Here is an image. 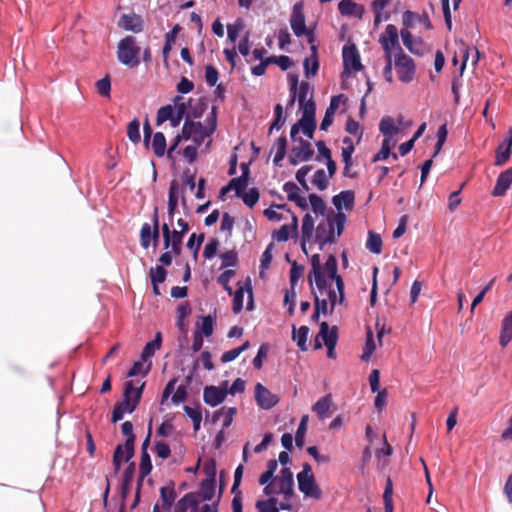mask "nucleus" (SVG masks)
Returning a JSON list of instances; mask_svg holds the SVG:
<instances>
[{
    "mask_svg": "<svg viewBox=\"0 0 512 512\" xmlns=\"http://www.w3.org/2000/svg\"><path fill=\"white\" fill-rule=\"evenodd\" d=\"M403 28L410 30L416 24H423L426 29H431L432 24L427 13L418 14L416 12L407 10L402 15Z\"/></svg>",
    "mask_w": 512,
    "mask_h": 512,
    "instance_id": "6ab92c4d",
    "label": "nucleus"
},
{
    "mask_svg": "<svg viewBox=\"0 0 512 512\" xmlns=\"http://www.w3.org/2000/svg\"><path fill=\"white\" fill-rule=\"evenodd\" d=\"M117 25L125 31L138 34L144 29V20L142 16L136 13L122 14Z\"/></svg>",
    "mask_w": 512,
    "mask_h": 512,
    "instance_id": "2eb2a0df",
    "label": "nucleus"
},
{
    "mask_svg": "<svg viewBox=\"0 0 512 512\" xmlns=\"http://www.w3.org/2000/svg\"><path fill=\"white\" fill-rule=\"evenodd\" d=\"M511 185L512 168H509L499 174L496 184L493 188L492 195L496 197L504 196Z\"/></svg>",
    "mask_w": 512,
    "mask_h": 512,
    "instance_id": "cd10ccee",
    "label": "nucleus"
},
{
    "mask_svg": "<svg viewBox=\"0 0 512 512\" xmlns=\"http://www.w3.org/2000/svg\"><path fill=\"white\" fill-rule=\"evenodd\" d=\"M242 174L239 177L230 180L229 184L237 196H241L245 192L248 185V167L242 165Z\"/></svg>",
    "mask_w": 512,
    "mask_h": 512,
    "instance_id": "e433bc0d",
    "label": "nucleus"
},
{
    "mask_svg": "<svg viewBox=\"0 0 512 512\" xmlns=\"http://www.w3.org/2000/svg\"><path fill=\"white\" fill-rule=\"evenodd\" d=\"M290 26L295 36L301 37L306 35L310 44L314 42V34L311 30L307 29L305 24V15L302 3L294 4L290 18Z\"/></svg>",
    "mask_w": 512,
    "mask_h": 512,
    "instance_id": "9d476101",
    "label": "nucleus"
},
{
    "mask_svg": "<svg viewBox=\"0 0 512 512\" xmlns=\"http://www.w3.org/2000/svg\"><path fill=\"white\" fill-rule=\"evenodd\" d=\"M511 148L503 143L499 144L495 151V165L502 166L510 158Z\"/></svg>",
    "mask_w": 512,
    "mask_h": 512,
    "instance_id": "5fc2aeb1",
    "label": "nucleus"
},
{
    "mask_svg": "<svg viewBox=\"0 0 512 512\" xmlns=\"http://www.w3.org/2000/svg\"><path fill=\"white\" fill-rule=\"evenodd\" d=\"M354 201L355 194L352 190L341 191L332 198V203L338 212H341L342 209L352 210Z\"/></svg>",
    "mask_w": 512,
    "mask_h": 512,
    "instance_id": "c85d7f7f",
    "label": "nucleus"
},
{
    "mask_svg": "<svg viewBox=\"0 0 512 512\" xmlns=\"http://www.w3.org/2000/svg\"><path fill=\"white\" fill-rule=\"evenodd\" d=\"M379 131L384 136L392 137L395 135L398 132V129L395 126L394 119L389 116L383 117L379 123Z\"/></svg>",
    "mask_w": 512,
    "mask_h": 512,
    "instance_id": "8fccbe9b",
    "label": "nucleus"
},
{
    "mask_svg": "<svg viewBox=\"0 0 512 512\" xmlns=\"http://www.w3.org/2000/svg\"><path fill=\"white\" fill-rule=\"evenodd\" d=\"M174 113H175V108H172L171 104L162 106L161 108H159V110L157 112L156 124L160 125V124L168 121L170 118H172Z\"/></svg>",
    "mask_w": 512,
    "mask_h": 512,
    "instance_id": "69168bd1",
    "label": "nucleus"
},
{
    "mask_svg": "<svg viewBox=\"0 0 512 512\" xmlns=\"http://www.w3.org/2000/svg\"><path fill=\"white\" fill-rule=\"evenodd\" d=\"M320 340L323 341L325 346H329L330 342L333 343V345H337V340H338L337 328L335 326H333L330 329L327 322H322L320 324V331L315 338V349L322 348V343L320 342Z\"/></svg>",
    "mask_w": 512,
    "mask_h": 512,
    "instance_id": "a211bd4d",
    "label": "nucleus"
},
{
    "mask_svg": "<svg viewBox=\"0 0 512 512\" xmlns=\"http://www.w3.org/2000/svg\"><path fill=\"white\" fill-rule=\"evenodd\" d=\"M235 414V407H222L214 413L213 418L214 421L222 418L223 427L228 428L232 424Z\"/></svg>",
    "mask_w": 512,
    "mask_h": 512,
    "instance_id": "a19ab883",
    "label": "nucleus"
},
{
    "mask_svg": "<svg viewBox=\"0 0 512 512\" xmlns=\"http://www.w3.org/2000/svg\"><path fill=\"white\" fill-rule=\"evenodd\" d=\"M160 497L162 500L163 509L165 511L169 512L176 497H177L174 486L171 484V485L162 487L160 489Z\"/></svg>",
    "mask_w": 512,
    "mask_h": 512,
    "instance_id": "4c0bfd02",
    "label": "nucleus"
},
{
    "mask_svg": "<svg viewBox=\"0 0 512 512\" xmlns=\"http://www.w3.org/2000/svg\"><path fill=\"white\" fill-rule=\"evenodd\" d=\"M512 341V311L508 313L501 324L499 344L506 347Z\"/></svg>",
    "mask_w": 512,
    "mask_h": 512,
    "instance_id": "c9c22d12",
    "label": "nucleus"
},
{
    "mask_svg": "<svg viewBox=\"0 0 512 512\" xmlns=\"http://www.w3.org/2000/svg\"><path fill=\"white\" fill-rule=\"evenodd\" d=\"M390 4V0H373L371 3L372 11L374 12V26L377 27L383 21L390 19V13L384 10Z\"/></svg>",
    "mask_w": 512,
    "mask_h": 512,
    "instance_id": "473e14b6",
    "label": "nucleus"
},
{
    "mask_svg": "<svg viewBox=\"0 0 512 512\" xmlns=\"http://www.w3.org/2000/svg\"><path fill=\"white\" fill-rule=\"evenodd\" d=\"M198 512L199 511V495L196 492L185 494L174 508V512Z\"/></svg>",
    "mask_w": 512,
    "mask_h": 512,
    "instance_id": "412c9836",
    "label": "nucleus"
},
{
    "mask_svg": "<svg viewBox=\"0 0 512 512\" xmlns=\"http://www.w3.org/2000/svg\"><path fill=\"white\" fill-rule=\"evenodd\" d=\"M333 398L330 393L319 398L312 406V411L316 413L319 420L327 419L331 414Z\"/></svg>",
    "mask_w": 512,
    "mask_h": 512,
    "instance_id": "5701e85b",
    "label": "nucleus"
},
{
    "mask_svg": "<svg viewBox=\"0 0 512 512\" xmlns=\"http://www.w3.org/2000/svg\"><path fill=\"white\" fill-rule=\"evenodd\" d=\"M291 214L293 213L290 211V209L287 208L285 204L272 205L264 210L265 217L272 222L287 220L289 217L291 218Z\"/></svg>",
    "mask_w": 512,
    "mask_h": 512,
    "instance_id": "2f4dec72",
    "label": "nucleus"
},
{
    "mask_svg": "<svg viewBox=\"0 0 512 512\" xmlns=\"http://www.w3.org/2000/svg\"><path fill=\"white\" fill-rule=\"evenodd\" d=\"M393 62L401 82L409 83L414 79L416 67L410 56L406 55L404 52L396 53Z\"/></svg>",
    "mask_w": 512,
    "mask_h": 512,
    "instance_id": "1a4fd4ad",
    "label": "nucleus"
},
{
    "mask_svg": "<svg viewBox=\"0 0 512 512\" xmlns=\"http://www.w3.org/2000/svg\"><path fill=\"white\" fill-rule=\"evenodd\" d=\"M278 462L274 459H271L267 463V469L264 473L261 474L259 478V483L261 485L267 484L272 478H274V473L277 470Z\"/></svg>",
    "mask_w": 512,
    "mask_h": 512,
    "instance_id": "680f3d73",
    "label": "nucleus"
},
{
    "mask_svg": "<svg viewBox=\"0 0 512 512\" xmlns=\"http://www.w3.org/2000/svg\"><path fill=\"white\" fill-rule=\"evenodd\" d=\"M234 274L235 273L233 270H225L219 275L217 279L218 283L223 286V288L228 292L229 295H232L233 293V290L229 283L233 278Z\"/></svg>",
    "mask_w": 512,
    "mask_h": 512,
    "instance_id": "774afa93",
    "label": "nucleus"
},
{
    "mask_svg": "<svg viewBox=\"0 0 512 512\" xmlns=\"http://www.w3.org/2000/svg\"><path fill=\"white\" fill-rule=\"evenodd\" d=\"M286 147H287V139L285 136H280L276 142L274 143L273 149H275V155L273 158V163L275 165H280V162L284 159L286 155Z\"/></svg>",
    "mask_w": 512,
    "mask_h": 512,
    "instance_id": "49530a36",
    "label": "nucleus"
},
{
    "mask_svg": "<svg viewBox=\"0 0 512 512\" xmlns=\"http://www.w3.org/2000/svg\"><path fill=\"white\" fill-rule=\"evenodd\" d=\"M256 507L259 512H279V510H282L277 497H270L266 501H258Z\"/></svg>",
    "mask_w": 512,
    "mask_h": 512,
    "instance_id": "603ef678",
    "label": "nucleus"
},
{
    "mask_svg": "<svg viewBox=\"0 0 512 512\" xmlns=\"http://www.w3.org/2000/svg\"><path fill=\"white\" fill-rule=\"evenodd\" d=\"M245 292L248 294L246 309L252 310L254 307L252 286H251L250 279H247L243 285H240L239 288L234 293H232L233 294L232 310L235 314H239L243 310V302H244Z\"/></svg>",
    "mask_w": 512,
    "mask_h": 512,
    "instance_id": "f8f14e48",
    "label": "nucleus"
},
{
    "mask_svg": "<svg viewBox=\"0 0 512 512\" xmlns=\"http://www.w3.org/2000/svg\"><path fill=\"white\" fill-rule=\"evenodd\" d=\"M216 126L217 115L216 107L214 106L212 107L210 114L206 117L205 124L186 119L182 127V134L177 135L174 138V143L167 150L168 158L173 159V153L177 149L182 139H191L197 146H200L205 142L206 139H208L207 145H210V137L216 130Z\"/></svg>",
    "mask_w": 512,
    "mask_h": 512,
    "instance_id": "7ed1b4c3",
    "label": "nucleus"
},
{
    "mask_svg": "<svg viewBox=\"0 0 512 512\" xmlns=\"http://www.w3.org/2000/svg\"><path fill=\"white\" fill-rule=\"evenodd\" d=\"M309 421L308 415H303L295 433V444L297 447L302 448L305 444V435L307 431V424Z\"/></svg>",
    "mask_w": 512,
    "mask_h": 512,
    "instance_id": "de8ad7c7",
    "label": "nucleus"
},
{
    "mask_svg": "<svg viewBox=\"0 0 512 512\" xmlns=\"http://www.w3.org/2000/svg\"><path fill=\"white\" fill-rule=\"evenodd\" d=\"M309 205L316 215H324L326 206L323 199L317 194L309 195Z\"/></svg>",
    "mask_w": 512,
    "mask_h": 512,
    "instance_id": "e2e57ef3",
    "label": "nucleus"
},
{
    "mask_svg": "<svg viewBox=\"0 0 512 512\" xmlns=\"http://www.w3.org/2000/svg\"><path fill=\"white\" fill-rule=\"evenodd\" d=\"M342 57L345 73L349 74L351 71L357 72L363 69L359 52L354 44L343 46Z\"/></svg>",
    "mask_w": 512,
    "mask_h": 512,
    "instance_id": "ddd939ff",
    "label": "nucleus"
},
{
    "mask_svg": "<svg viewBox=\"0 0 512 512\" xmlns=\"http://www.w3.org/2000/svg\"><path fill=\"white\" fill-rule=\"evenodd\" d=\"M185 414L192 420L193 428L195 431H198L201 426L202 414L199 408H193L190 406L184 407Z\"/></svg>",
    "mask_w": 512,
    "mask_h": 512,
    "instance_id": "bf43d9fd",
    "label": "nucleus"
},
{
    "mask_svg": "<svg viewBox=\"0 0 512 512\" xmlns=\"http://www.w3.org/2000/svg\"><path fill=\"white\" fill-rule=\"evenodd\" d=\"M163 235V245L166 250H171L174 255H180L184 234L178 230H171L169 224L164 223L161 227Z\"/></svg>",
    "mask_w": 512,
    "mask_h": 512,
    "instance_id": "9b49d317",
    "label": "nucleus"
},
{
    "mask_svg": "<svg viewBox=\"0 0 512 512\" xmlns=\"http://www.w3.org/2000/svg\"><path fill=\"white\" fill-rule=\"evenodd\" d=\"M342 142L344 145L341 151L342 161L344 163L343 175L347 177H353L354 175L350 174V168L353 165L352 154L355 149L353 141L349 137H344Z\"/></svg>",
    "mask_w": 512,
    "mask_h": 512,
    "instance_id": "a878e982",
    "label": "nucleus"
},
{
    "mask_svg": "<svg viewBox=\"0 0 512 512\" xmlns=\"http://www.w3.org/2000/svg\"><path fill=\"white\" fill-rule=\"evenodd\" d=\"M346 223V216L342 212L334 213L331 211L327 217L319 222L315 229L313 217L307 213L302 219L301 226V249L308 255L307 244L311 243L315 230V242L322 250L325 245L335 243L337 238L342 234Z\"/></svg>",
    "mask_w": 512,
    "mask_h": 512,
    "instance_id": "f03ea898",
    "label": "nucleus"
},
{
    "mask_svg": "<svg viewBox=\"0 0 512 512\" xmlns=\"http://www.w3.org/2000/svg\"><path fill=\"white\" fill-rule=\"evenodd\" d=\"M121 432L126 436V441L124 443V448L127 452L126 458H132L134 455V442L135 436L133 434V424L130 421H125L121 425Z\"/></svg>",
    "mask_w": 512,
    "mask_h": 512,
    "instance_id": "f704fd0d",
    "label": "nucleus"
},
{
    "mask_svg": "<svg viewBox=\"0 0 512 512\" xmlns=\"http://www.w3.org/2000/svg\"><path fill=\"white\" fill-rule=\"evenodd\" d=\"M314 154V150L308 141L299 140V144L291 149L289 162L296 165L302 161H308Z\"/></svg>",
    "mask_w": 512,
    "mask_h": 512,
    "instance_id": "f3484780",
    "label": "nucleus"
},
{
    "mask_svg": "<svg viewBox=\"0 0 512 512\" xmlns=\"http://www.w3.org/2000/svg\"><path fill=\"white\" fill-rule=\"evenodd\" d=\"M310 264L309 282L312 285L313 279L319 292L314 294L315 309L323 315L332 313L337 304L344 302V281L338 274L337 259L331 254L322 264L320 255L314 254Z\"/></svg>",
    "mask_w": 512,
    "mask_h": 512,
    "instance_id": "f257e3e1",
    "label": "nucleus"
},
{
    "mask_svg": "<svg viewBox=\"0 0 512 512\" xmlns=\"http://www.w3.org/2000/svg\"><path fill=\"white\" fill-rule=\"evenodd\" d=\"M145 362L146 361H143L142 358L140 360L135 361L128 372V376L135 377L140 374L145 376L149 372L151 366V363L145 366Z\"/></svg>",
    "mask_w": 512,
    "mask_h": 512,
    "instance_id": "052dcab7",
    "label": "nucleus"
},
{
    "mask_svg": "<svg viewBox=\"0 0 512 512\" xmlns=\"http://www.w3.org/2000/svg\"><path fill=\"white\" fill-rule=\"evenodd\" d=\"M366 248L373 254H380L382 252V239L381 236L374 232L368 233Z\"/></svg>",
    "mask_w": 512,
    "mask_h": 512,
    "instance_id": "3c124183",
    "label": "nucleus"
},
{
    "mask_svg": "<svg viewBox=\"0 0 512 512\" xmlns=\"http://www.w3.org/2000/svg\"><path fill=\"white\" fill-rule=\"evenodd\" d=\"M178 206V184L172 181L168 192V217L173 220L176 208Z\"/></svg>",
    "mask_w": 512,
    "mask_h": 512,
    "instance_id": "58836bf2",
    "label": "nucleus"
},
{
    "mask_svg": "<svg viewBox=\"0 0 512 512\" xmlns=\"http://www.w3.org/2000/svg\"><path fill=\"white\" fill-rule=\"evenodd\" d=\"M310 50L311 55L303 61L304 73L307 78L315 76L319 69L317 46L314 42L310 44Z\"/></svg>",
    "mask_w": 512,
    "mask_h": 512,
    "instance_id": "7c9ffc66",
    "label": "nucleus"
},
{
    "mask_svg": "<svg viewBox=\"0 0 512 512\" xmlns=\"http://www.w3.org/2000/svg\"><path fill=\"white\" fill-rule=\"evenodd\" d=\"M298 488L306 496L313 499H320L322 491L316 484L310 464L304 463L302 471L297 474Z\"/></svg>",
    "mask_w": 512,
    "mask_h": 512,
    "instance_id": "0eeeda50",
    "label": "nucleus"
},
{
    "mask_svg": "<svg viewBox=\"0 0 512 512\" xmlns=\"http://www.w3.org/2000/svg\"><path fill=\"white\" fill-rule=\"evenodd\" d=\"M309 334V328L307 326H301L298 330L293 325V340L297 342V346L302 351H307V338Z\"/></svg>",
    "mask_w": 512,
    "mask_h": 512,
    "instance_id": "a18cd8bd",
    "label": "nucleus"
},
{
    "mask_svg": "<svg viewBox=\"0 0 512 512\" xmlns=\"http://www.w3.org/2000/svg\"><path fill=\"white\" fill-rule=\"evenodd\" d=\"M338 10L342 16L355 17L357 19H362L365 12L363 5L352 0H341L338 3Z\"/></svg>",
    "mask_w": 512,
    "mask_h": 512,
    "instance_id": "4be33fe9",
    "label": "nucleus"
},
{
    "mask_svg": "<svg viewBox=\"0 0 512 512\" xmlns=\"http://www.w3.org/2000/svg\"><path fill=\"white\" fill-rule=\"evenodd\" d=\"M96 89L100 96L110 98L111 81L108 75L96 82Z\"/></svg>",
    "mask_w": 512,
    "mask_h": 512,
    "instance_id": "0e129e2a",
    "label": "nucleus"
},
{
    "mask_svg": "<svg viewBox=\"0 0 512 512\" xmlns=\"http://www.w3.org/2000/svg\"><path fill=\"white\" fill-rule=\"evenodd\" d=\"M227 396V391L216 386L204 388L203 399L207 405L215 407L221 404Z\"/></svg>",
    "mask_w": 512,
    "mask_h": 512,
    "instance_id": "393cba45",
    "label": "nucleus"
},
{
    "mask_svg": "<svg viewBox=\"0 0 512 512\" xmlns=\"http://www.w3.org/2000/svg\"><path fill=\"white\" fill-rule=\"evenodd\" d=\"M151 225L149 223H144L140 230V244L142 248L148 249L151 245Z\"/></svg>",
    "mask_w": 512,
    "mask_h": 512,
    "instance_id": "338daca9",
    "label": "nucleus"
},
{
    "mask_svg": "<svg viewBox=\"0 0 512 512\" xmlns=\"http://www.w3.org/2000/svg\"><path fill=\"white\" fill-rule=\"evenodd\" d=\"M144 386L145 383L138 380L127 381L124 386V398L116 406H118L125 414L134 412L141 400Z\"/></svg>",
    "mask_w": 512,
    "mask_h": 512,
    "instance_id": "423d86ee",
    "label": "nucleus"
},
{
    "mask_svg": "<svg viewBox=\"0 0 512 512\" xmlns=\"http://www.w3.org/2000/svg\"><path fill=\"white\" fill-rule=\"evenodd\" d=\"M140 53L141 47L134 36H125L117 44V59L128 68L133 69L140 65Z\"/></svg>",
    "mask_w": 512,
    "mask_h": 512,
    "instance_id": "39448f33",
    "label": "nucleus"
},
{
    "mask_svg": "<svg viewBox=\"0 0 512 512\" xmlns=\"http://www.w3.org/2000/svg\"><path fill=\"white\" fill-rule=\"evenodd\" d=\"M376 350V344L373 336V332L368 329L366 333V341L364 345L363 354L361 355V359L363 361L370 360L371 356L373 355L374 351Z\"/></svg>",
    "mask_w": 512,
    "mask_h": 512,
    "instance_id": "864d4df0",
    "label": "nucleus"
},
{
    "mask_svg": "<svg viewBox=\"0 0 512 512\" xmlns=\"http://www.w3.org/2000/svg\"><path fill=\"white\" fill-rule=\"evenodd\" d=\"M329 176L326 175L323 169L315 171L312 177V184L317 187L318 190L323 191L328 187Z\"/></svg>",
    "mask_w": 512,
    "mask_h": 512,
    "instance_id": "13d9d810",
    "label": "nucleus"
},
{
    "mask_svg": "<svg viewBox=\"0 0 512 512\" xmlns=\"http://www.w3.org/2000/svg\"><path fill=\"white\" fill-rule=\"evenodd\" d=\"M152 150L157 157H163L166 153V138L162 132H156L153 135Z\"/></svg>",
    "mask_w": 512,
    "mask_h": 512,
    "instance_id": "c03bdc74",
    "label": "nucleus"
},
{
    "mask_svg": "<svg viewBox=\"0 0 512 512\" xmlns=\"http://www.w3.org/2000/svg\"><path fill=\"white\" fill-rule=\"evenodd\" d=\"M151 470H152V463H151V459H150V455H149L148 451H141L138 488L140 487L141 482L144 480V478L150 474ZM138 493H139V489L137 490V494Z\"/></svg>",
    "mask_w": 512,
    "mask_h": 512,
    "instance_id": "ea45409f",
    "label": "nucleus"
},
{
    "mask_svg": "<svg viewBox=\"0 0 512 512\" xmlns=\"http://www.w3.org/2000/svg\"><path fill=\"white\" fill-rule=\"evenodd\" d=\"M403 45L413 54L421 55L423 52V41L414 37L410 30L402 28L400 31Z\"/></svg>",
    "mask_w": 512,
    "mask_h": 512,
    "instance_id": "b1692460",
    "label": "nucleus"
},
{
    "mask_svg": "<svg viewBox=\"0 0 512 512\" xmlns=\"http://www.w3.org/2000/svg\"><path fill=\"white\" fill-rule=\"evenodd\" d=\"M264 493L269 498L282 496V499H278L280 508L290 510L292 508L291 499L294 495V478L291 470L287 467L282 468L279 475L265 484Z\"/></svg>",
    "mask_w": 512,
    "mask_h": 512,
    "instance_id": "20e7f679",
    "label": "nucleus"
},
{
    "mask_svg": "<svg viewBox=\"0 0 512 512\" xmlns=\"http://www.w3.org/2000/svg\"><path fill=\"white\" fill-rule=\"evenodd\" d=\"M127 452L124 448V445H118L114 451L113 455V466L115 472H118L121 468L123 462L129 461L131 458H126Z\"/></svg>",
    "mask_w": 512,
    "mask_h": 512,
    "instance_id": "4d7b16f0",
    "label": "nucleus"
},
{
    "mask_svg": "<svg viewBox=\"0 0 512 512\" xmlns=\"http://www.w3.org/2000/svg\"><path fill=\"white\" fill-rule=\"evenodd\" d=\"M149 276L151 280V284L153 286V293L155 295H160L159 285L162 284L167 276V271L162 265H157L156 267L150 268Z\"/></svg>",
    "mask_w": 512,
    "mask_h": 512,
    "instance_id": "72a5a7b5",
    "label": "nucleus"
},
{
    "mask_svg": "<svg viewBox=\"0 0 512 512\" xmlns=\"http://www.w3.org/2000/svg\"><path fill=\"white\" fill-rule=\"evenodd\" d=\"M379 43L384 51L385 58H392L393 51L403 52L399 43V32L395 25L388 24L384 33L379 37Z\"/></svg>",
    "mask_w": 512,
    "mask_h": 512,
    "instance_id": "6e6552de",
    "label": "nucleus"
},
{
    "mask_svg": "<svg viewBox=\"0 0 512 512\" xmlns=\"http://www.w3.org/2000/svg\"><path fill=\"white\" fill-rule=\"evenodd\" d=\"M298 218L291 214V223L282 225L278 230L273 232V239L277 242H286L292 233H297Z\"/></svg>",
    "mask_w": 512,
    "mask_h": 512,
    "instance_id": "c756f323",
    "label": "nucleus"
},
{
    "mask_svg": "<svg viewBox=\"0 0 512 512\" xmlns=\"http://www.w3.org/2000/svg\"><path fill=\"white\" fill-rule=\"evenodd\" d=\"M161 333L157 332L155 338L152 341H149L143 348L141 353V358L143 361H147L151 358L157 349L161 346Z\"/></svg>",
    "mask_w": 512,
    "mask_h": 512,
    "instance_id": "37998d69",
    "label": "nucleus"
},
{
    "mask_svg": "<svg viewBox=\"0 0 512 512\" xmlns=\"http://www.w3.org/2000/svg\"><path fill=\"white\" fill-rule=\"evenodd\" d=\"M315 114L316 108H314L313 105L309 103L306 105L305 111H302V117L299 120L303 134L309 139L313 138L316 129Z\"/></svg>",
    "mask_w": 512,
    "mask_h": 512,
    "instance_id": "dca6fc26",
    "label": "nucleus"
},
{
    "mask_svg": "<svg viewBox=\"0 0 512 512\" xmlns=\"http://www.w3.org/2000/svg\"><path fill=\"white\" fill-rule=\"evenodd\" d=\"M127 136L129 140L137 144L141 140V134H140V122L138 119H133L129 122L127 127Z\"/></svg>",
    "mask_w": 512,
    "mask_h": 512,
    "instance_id": "6e6d98bb",
    "label": "nucleus"
},
{
    "mask_svg": "<svg viewBox=\"0 0 512 512\" xmlns=\"http://www.w3.org/2000/svg\"><path fill=\"white\" fill-rule=\"evenodd\" d=\"M175 384H176V380L175 379H172L168 382V384L166 385L164 391H163V394H162V404L164 403L165 400H167L170 395L173 393L172 395V402L176 405L182 403L185 401L186 397H187V389H186V386L184 385H180L178 386V388L176 389V391L174 392V387H175Z\"/></svg>",
    "mask_w": 512,
    "mask_h": 512,
    "instance_id": "aec40b11",
    "label": "nucleus"
},
{
    "mask_svg": "<svg viewBox=\"0 0 512 512\" xmlns=\"http://www.w3.org/2000/svg\"><path fill=\"white\" fill-rule=\"evenodd\" d=\"M200 501H210L215 495V481L213 479H204L201 482V490L199 493Z\"/></svg>",
    "mask_w": 512,
    "mask_h": 512,
    "instance_id": "79ce46f5",
    "label": "nucleus"
},
{
    "mask_svg": "<svg viewBox=\"0 0 512 512\" xmlns=\"http://www.w3.org/2000/svg\"><path fill=\"white\" fill-rule=\"evenodd\" d=\"M286 118L284 116L283 106L281 104H277L274 107V121L271 123L269 128V133H272L274 130H280L285 124Z\"/></svg>",
    "mask_w": 512,
    "mask_h": 512,
    "instance_id": "09e8293b",
    "label": "nucleus"
},
{
    "mask_svg": "<svg viewBox=\"0 0 512 512\" xmlns=\"http://www.w3.org/2000/svg\"><path fill=\"white\" fill-rule=\"evenodd\" d=\"M297 100L299 104V108L301 111H305L306 105L311 103L314 108H316V104L313 100V94L311 86L308 82L302 81L299 86L297 85Z\"/></svg>",
    "mask_w": 512,
    "mask_h": 512,
    "instance_id": "bb28decb",
    "label": "nucleus"
},
{
    "mask_svg": "<svg viewBox=\"0 0 512 512\" xmlns=\"http://www.w3.org/2000/svg\"><path fill=\"white\" fill-rule=\"evenodd\" d=\"M255 401L257 405L264 410L273 408L278 402L279 398L273 394L261 383L255 385Z\"/></svg>",
    "mask_w": 512,
    "mask_h": 512,
    "instance_id": "4468645a",
    "label": "nucleus"
}]
</instances>
